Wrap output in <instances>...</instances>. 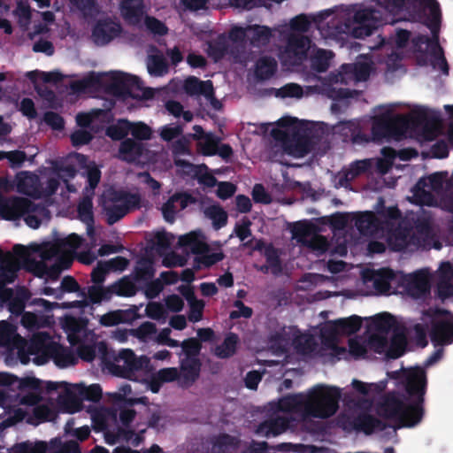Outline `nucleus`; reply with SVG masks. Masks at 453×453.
<instances>
[{"label":"nucleus","mask_w":453,"mask_h":453,"mask_svg":"<svg viewBox=\"0 0 453 453\" xmlns=\"http://www.w3.org/2000/svg\"><path fill=\"white\" fill-rule=\"evenodd\" d=\"M81 243V238L73 234L61 244L15 245L13 254L7 255V258L0 264V280L5 283L14 281L20 268V261L36 275H46L56 280L62 270L69 267L73 260L72 254Z\"/></svg>","instance_id":"f257e3e1"},{"label":"nucleus","mask_w":453,"mask_h":453,"mask_svg":"<svg viewBox=\"0 0 453 453\" xmlns=\"http://www.w3.org/2000/svg\"><path fill=\"white\" fill-rule=\"evenodd\" d=\"M340 389L335 387L319 385L304 395H288L279 401V410L282 414L261 423L256 433L263 435H278L288 426V414L293 413L303 419H326L334 416L339 408Z\"/></svg>","instance_id":"f03ea898"},{"label":"nucleus","mask_w":453,"mask_h":453,"mask_svg":"<svg viewBox=\"0 0 453 453\" xmlns=\"http://www.w3.org/2000/svg\"><path fill=\"white\" fill-rule=\"evenodd\" d=\"M425 384L423 370L408 371L406 390L410 396L398 394L385 395L377 404V413L396 424V427L413 426L420 421L423 415L420 404L423 402Z\"/></svg>","instance_id":"7ed1b4c3"},{"label":"nucleus","mask_w":453,"mask_h":453,"mask_svg":"<svg viewBox=\"0 0 453 453\" xmlns=\"http://www.w3.org/2000/svg\"><path fill=\"white\" fill-rule=\"evenodd\" d=\"M378 13L372 9L358 10L354 14L350 26L348 27L333 15L332 10H327L313 16L298 15L290 20V27L294 31L304 33L309 30L311 22H314L318 28L326 31L327 35H336L348 30L353 36L359 38L371 35L372 30L380 25L381 18Z\"/></svg>","instance_id":"20e7f679"},{"label":"nucleus","mask_w":453,"mask_h":453,"mask_svg":"<svg viewBox=\"0 0 453 453\" xmlns=\"http://www.w3.org/2000/svg\"><path fill=\"white\" fill-rule=\"evenodd\" d=\"M72 88L75 91L104 88L108 93L114 96L129 95L139 99H150L154 96L153 89L142 88L136 76L117 71L90 73L81 81L74 82Z\"/></svg>","instance_id":"39448f33"},{"label":"nucleus","mask_w":453,"mask_h":453,"mask_svg":"<svg viewBox=\"0 0 453 453\" xmlns=\"http://www.w3.org/2000/svg\"><path fill=\"white\" fill-rule=\"evenodd\" d=\"M323 127L319 124L303 123L294 119H282L279 127L272 130L276 141L288 154L303 157L313 145L324 136Z\"/></svg>","instance_id":"423d86ee"},{"label":"nucleus","mask_w":453,"mask_h":453,"mask_svg":"<svg viewBox=\"0 0 453 453\" xmlns=\"http://www.w3.org/2000/svg\"><path fill=\"white\" fill-rule=\"evenodd\" d=\"M362 319L352 316L347 319H337L326 323L320 330L321 349L332 357L341 358L348 354L354 357H361L366 351L365 347L360 340H349V351L344 347H340L341 337L351 334L361 327Z\"/></svg>","instance_id":"0eeeda50"},{"label":"nucleus","mask_w":453,"mask_h":453,"mask_svg":"<svg viewBox=\"0 0 453 453\" xmlns=\"http://www.w3.org/2000/svg\"><path fill=\"white\" fill-rule=\"evenodd\" d=\"M380 238L394 251L405 249L413 250L419 246L426 247L425 237L428 234L426 228L412 227L400 219V212L396 208L387 209L384 216Z\"/></svg>","instance_id":"6e6552de"},{"label":"nucleus","mask_w":453,"mask_h":453,"mask_svg":"<svg viewBox=\"0 0 453 453\" xmlns=\"http://www.w3.org/2000/svg\"><path fill=\"white\" fill-rule=\"evenodd\" d=\"M441 125L437 120L426 119L418 115L408 119L403 116H390L376 119L372 125V139L380 141L382 138L393 137L400 139L410 128L420 133L426 141L434 140L440 132Z\"/></svg>","instance_id":"1a4fd4ad"},{"label":"nucleus","mask_w":453,"mask_h":453,"mask_svg":"<svg viewBox=\"0 0 453 453\" xmlns=\"http://www.w3.org/2000/svg\"><path fill=\"white\" fill-rule=\"evenodd\" d=\"M370 332L368 347L375 352L385 353L390 358H396L404 352V330L395 326L391 315L383 314L374 318L370 325Z\"/></svg>","instance_id":"9d476101"},{"label":"nucleus","mask_w":453,"mask_h":453,"mask_svg":"<svg viewBox=\"0 0 453 453\" xmlns=\"http://www.w3.org/2000/svg\"><path fill=\"white\" fill-rule=\"evenodd\" d=\"M372 62L365 56H361L357 62L343 65L340 71L332 73L326 80L322 91L333 99L346 97L348 92L334 88L337 84H348L350 81H365L372 71Z\"/></svg>","instance_id":"9b49d317"},{"label":"nucleus","mask_w":453,"mask_h":453,"mask_svg":"<svg viewBox=\"0 0 453 453\" xmlns=\"http://www.w3.org/2000/svg\"><path fill=\"white\" fill-rule=\"evenodd\" d=\"M424 323L414 326L418 342L422 346L426 344V329L428 324L433 325L431 339L436 344H449L453 341V317L446 311L427 310L423 312Z\"/></svg>","instance_id":"f8f14e48"},{"label":"nucleus","mask_w":453,"mask_h":453,"mask_svg":"<svg viewBox=\"0 0 453 453\" xmlns=\"http://www.w3.org/2000/svg\"><path fill=\"white\" fill-rule=\"evenodd\" d=\"M18 383V399L20 404L35 405L40 403L41 385L40 381L35 378L27 377L19 379L13 375L0 372V405L4 403L6 392L4 387Z\"/></svg>","instance_id":"ddd939ff"},{"label":"nucleus","mask_w":453,"mask_h":453,"mask_svg":"<svg viewBox=\"0 0 453 453\" xmlns=\"http://www.w3.org/2000/svg\"><path fill=\"white\" fill-rule=\"evenodd\" d=\"M141 196L123 191L109 193L103 202L106 220L110 225L123 218L131 210L141 206Z\"/></svg>","instance_id":"4468645a"},{"label":"nucleus","mask_w":453,"mask_h":453,"mask_svg":"<svg viewBox=\"0 0 453 453\" xmlns=\"http://www.w3.org/2000/svg\"><path fill=\"white\" fill-rule=\"evenodd\" d=\"M12 190L6 179L0 178V216L6 220H17L28 212L35 211L34 203L27 198L12 196L4 198L3 193Z\"/></svg>","instance_id":"2eb2a0df"},{"label":"nucleus","mask_w":453,"mask_h":453,"mask_svg":"<svg viewBox=\"0 0 453 453\" xmlns=\"http://www.w3.org/2000/svg\"><path fill=\"white\" fill-rule=\"evenodd\" d=\"M10 453H81L75 441L63 442L55 438L50 441H25L12 447Z\"/></svg>","instance_id":"dca6fc26"},{"label":"nucleus","mask_w":453,"mask_h":453,"mask_svg":"<svg viewBox=\"0 0 453 453\" xmlns=\"http://www.w3.org/2000/svg\"><path fill=\"white\" fill-rule=\"evenodd\" d=\"M50 338L47 334H41L36 335L27 347V350L31 355L40 352L42 354L50 353L53 355L55 363L58 366L65 367L74 365L77 361L76 356L68 349L61 346L53 345L50 348Z\"/></svg>","instance_id":"f3484780"},{"label":"nucleus","mask_w":453,"mask_h":453,"mask_svg":"<svg viewBox=\"0 0 453 453\" xmlns=\"http://www.w3.org/2000/svg\"><path fill=\"white\" fill-rule=\"evenodd\" d=\"M310 46L311 42L307 36L290 33L286 38V45L280 52L282 64L288 66L299 65L305 58Z\"/></svg>","instance_id":"a211bd4d"},{"label":"nucleus","mask_w":453,"mask_h":453,"mask_svg":"<svg viewBox=\"0 0 453 453\" xmlns=\"http://www.w3.org/2000/svg\"><path fill=\"white\" fill-rule=\"evenodd\" d=\"M114 361L109 365V370L122 377H129L131 372L147 368L150 363L147 357H137L131 349L119 351Z\"/></svg>","instance_id":"6ab92c4d"},{"label":"nucleus","mask_w":453,"mask_h":453,"mask_svg":"<svg viewBox=\"0 0 453 453\" xmlns=\"http://www.w3.org/2000/svg\"><path fill=\"white\" fill-rule=\"evenodd\" d=\"M179 243L180 246L188 247L193 253L200 254L196 258V262L198 264L196 268L198 269L201 268V265L210 267L224 258L222 252L210 253L208 245L200 240L195 233L180 236Z\"/></svg>","instance_id":"aec40b11"},{"label":"nucleus","mask_w":453,"mask_h":453,"mask_svg":"<svg viewBox=\"0 0 453 453\" xmlns=\"http://www.w3.org/2000/svg\"><path fill=\"white\" fill-rule=\"evenodd\" d=\"M294 234L299 242L313 251L324 253L328 249L327 240L318 233L314 225L300 223L295 226Z\"/></svg>","instance_id":"412c9836"},{"label":"nucleus","mask_w":453,"mask_h":453,"mask_svg":"<svg viewBox=\"0 0 453 453\" xmlns=\"http://www.w3.org/2000/svg\"><path fill=\"white\" fill-rule=\"evenodd\" d=\"M201 365L199 358H181L180 368H177L179 386L188 388L195 384L199 378Z\"/></svg>","instance_id":"4be33fe9"},{"label":"nucleus","mask_w":453,"mask_h":453,"mask_svg":"<svg viewBox=\"0 0 453 453\" xmlns=\"http://www.w3.org/2000/svg\"><path fill=\"white\" fill-rule=\"evenodd\" d=\"M184 89L190 96L203 95L215 110L222 107L221 103L214 97L213 86L210 81H203L196 77H189L185 82Z\"/></svg>","instance_id":"5701e85b"},{"label":"nucleus","mask_w":453,"mask_h":453,"mask_svg":"<svg viewBox=\"0 0 453 453\" xmlns=\"http://www.w3.org/2000/svg\"><path fill=\"white\" fill-rule=\"evenodd\" d=\"M120 25L109 19L98 20L92 29V41L97 45H104L120 33Z\"/></svg>","instance_id":"b1692460"},{"label":"nucleus","mask_w":453,"mask_h":453,"mask_svg":"<svg viewBox=\"0 0 453 453\" xmlns=\"http://www.w3.org/2000/svg\"><path fill=\"white\" fill-rule=\"evenodd\" d=\"M196 199L187 193H175L161 206L164 219L170 223L175 219L176 214L184 210L189 203H194Z\"/></svg>","instance_id":"393cba45"},{"label":"nucleus","mask_w":453,"mask_h":453,"mask_svg":"<svg viewBox=\"0 0 453 453\" xmlns=\"http://www.w3.org/2000/svg\"><path fill=\"white\" fill-rule=\"evenodd\" d=\"M387 214V210L376 218L372 212H365L358 215L356 219L355 225L361 234L365 235H375L380 238L383 222L385 221L384 216Z\"/></svg>","instance_id":"a878e982"},{"label":"nucleus","mask_w":453,"mask_h":453,"mask_svg":"<svg viewBox=\"0 0 453 453\" xmlns=\"http://www.w3.org/2000/svg\"><path fill=\"white\" fill-rule=\"evenodd\" d=\"M404 288L406 292L415 298L423 296L428 293L430 283L427 272L426 270H420L406 276L404 279Z\"/></svg>","instance_id":"bb28decb"},{"label":"nucleus","mask_w":453,"mask_h":453,"mask_svg":"<svg viewBox=\"0 0 453 453\" xmlns=\"http://www.w3.org/2000/svg\"><path fill=\"white\" fill-rule=\"evenodd\" d=\"M140 318L137 313V307L134 306L128 310H116L109 311L99 317V323L104 326H115L119 324L132 323Z\"/></svg>","instance_id":"cd10ccee"},{"label":"nucleus","mask_w":453,"mask_h":453,"mask_svg":"<svg viewBox=\"0 0 453 453\" xmlns=\"http://www.w3.org/2000/svg\"><path fill=\"white\" fill-rule=\"evenodd\" d=\"M83 396L80 385H73L69 388L65 387L58 396L59 404L68 412H75L81 410Z\"/></svg>","instance_id":"c85d7f7f"},{"label":"nucleus","mask_w":453,"mask_h":453,"mask_svg":"<svg viewBox=\"0 0 453 453\" xmlns=\"http://www.w3.org/2000/svg\"><path fill=\"white\" fill-rule=\"evenodd\" d=\"M122 17L132 25H139L144 18L142 0H122L120 2Z\"/></svg>","instance_id":"c756f323"},{"label":"nucleus","mask_w":453,"mask_h":453,"mask_svg":"<svg viewBox=\"0 0 453 453\" xmlns=\"http://www.w3.org/2000/svg\"><path fill=\"white\" fill-rule=\"evenodd\" d=\"M81 295L84 297L88 296V299L85 298L82 301H78L74 306L86 307L90 303H100L103 301L110 300L112 296V292L111 286L104 287L102 284H96L88 287V293L82 292Z\"/></svg>","instance_id":"7c9ffc66"},{"label":"nucleus","mask_w":453,"mask_h":453,"mask_svg":"<svg viewBox=\"0 0 453 453\" xmlns=\"http://www.w3.org/2000/svg\"><path fill=\"white\" fill-rule=\"evenodd\" d=\"M17 191L27 196H39L41 195L39 178L28 173H19L15 178Z\"/></svg>","instance_id":"2f4dec72"},{"label":"nucleus","mask_w":453,"mask_h":453,"mask_svg":"<svg viewBox=\"0 0 453 453\" xmlns=\"http://www.w3.org/2000/svg\"><path fill=\"white\" fill-rule=\"evenodd\" d=\"M72 12H78L88 21L95 19L101 12V8L95 0H67Z\"/></svg>","instance_id":"473e14b6"},{"label":"nucleus","mask_w":453,"mask_h":453,"mask_svg":"<svg viewBox=\"0 0 453 453\" xmlns=\"http://www.w3.org/2000/svg\"><path fill=\"white\" fill-rule=\"evenodd\" d=\"M438 294L442 299L453 296V265L444 263L439 273Z\"/></svg>","instance_id":"72a5a7b5"},{"label":"nucleus","mask_w":453,"mask_h":453,"mask_svg":"<svg viewBox=\"0 0 453 453\" xmlns=\"http://www.w3.org/2000/svg\"><path fill=\"white\" fill-rule=\"evenodd\" d=\"M239 441L226 434H221L212 440L211 453H234ZM242 453H259L255 449H247Z\"/></svg>","instance_id":"f704fd0d"},{"label":"nucleus","mask_w":453,"mask_h":453,"mask_svg":"<svg viewBox=\"0 0 453 453\" xmlns=\"http://www.w3.org/2000/svg\"><path fill=\"white\" fill-rule=\"evenodd\" d=\"M424 8V14L426 16V23L431 28L435 40L440 22V11L435 0H418Z\"/></svg>","instance_id":"c9c22d12"},{"label":"nucleus","mask_w":453,"mask_h":453,"mask_svg":"<svg viewBox=\"0 0 453 453\" xmlns=\"http://www.w3.org/2000/svg\"><path fill=\"white\" fill-rule=\"evenodd\" d=\"M272 37V31L269 27L254 25L247 27L246 39L254 47L266 45Z\"/></svg>","instance_id":"e433bc0d"},{"label":"nucleus","mask_w":453,"mask_h":453,"mask_svg":"<svg viewBox=\"0 0 453 453\" xmlns=\"http://www.w3.org/2000/svg\"><path fill=\"white\" fill-rule=\"evenodd\" d=\"M63 328L68 334L69 342L72 344H77L81 341V335L85 333L84 323L71 316H65L61 321Z\"/></svg>","instance_id":"4c0bfd02"},{"label":"nucleus","mask_w":453,"mask_h":453,"mask_svg":"<svg viewBox=\"0 0 453 453\" xmlns=\"http://www.w3.org/2000/svg\"><path fill=\"white\" fill-rule=\"evenodd\" d=\"M173 381L177 382L179 385L177 368H164L153 374L150 382V388L154 393H157L158 392L163 383H169Z\"/></svg>","instance_id":"58836bf2"},{"label":"nucleus","mask_w":453,"mask_h":453,"mask_svg":"<svg viewBox=\"0 0 453 453\" xmlns=\"http://www.w3.org/2000/svg\"><path fill=\"white\" fill-rule=\"evenodd\" d=\"M143 145L132 139H127L122 142L119 153L121 158L127 162H134L138 159L143 152Z\"/></svg>","instance_id":"ea45409f"},{"label":"nucleus","mask_w":453,"mask_h":453,"mask_svg":"<svg viewBox=\"0 0 453 453\" xmlns=\"http://www.w3.org/2000/svg\"><path fill=\"white\" fill-rule=\"evenodd\" d=\"M78 215L81 220H82L87 225L88 234L92 235L94 234V218L92 211V202L89 195L84 196L83 199L80 202L78 205Z\"/></svg>","instance_id":"a19ab883"},{"label":"nucleus","mask_w":453,"mask_h":453,"mask_svg":"<svg viewBox=\"0 0 453 453\" xmlns=\"http://www.w3.org/2000/svg\"><path fill=\"white\" fill-rule=\"evenodd\" d=\"M371 166L370 160H360L357 161L349 169L343 171L339 173V184L341 186H346L348 181L354 180L358 175L366 172Z\"/></svg>","instance_id":"79ce46f5"},{"label":"nucleus","mask_w":453,"mask_h":453,"mask_svg":"<svg viewBox=\"0 0 453 453\" xmlns=\"http://www.w3.org/2000/svg\"><path fill=\"white\" fill-rule=\"evenodd\" d=\"M31 297V294L24 287H19L16 289L15 296L12 293V296L7 302H9V311L12 314L19 315L22 313L25 303Z\"/></svg>","instance_id":"37998d69"},{"label":"nucleus","mask_w":453,"mask_h":453,"mask_svg":"<svg viewBox=\"0 0 453 453\" xmlns=\"http://www.w3.org/2000/svg\"><path fill=\"white\" fill-rule=\"evenodd\" d=\"M354 425L357 429H360L367 434L384 428V426L379 419L367 413L359 415L355 419Z\"/></svg>","instance_id":"c03bdc74"},{"label":"nucleus","mask_w":453,"mask_h":453,"mask_svg":"<svg viewBox=\"0 0 453 453\" xmlns=\"http://www.w3.org/2000/svg\"><path fill=\"white\" fill-rule=\"evenodd\" d=\"M115 418V414L106 408H96L91 411L93 426L96 430L105 431L110 420H114Z\"/></svg>","instance_id":"a18cd8bd"},{"label":"nucleus","mask_w":453,"mask_h":453,"mask_svg":"<svg viewBox=\"0 0 453 453\" xmlns=\"http://www.w3.org/2000/svg\"><path fill=\"white\" fill-rule=\"evenodd\" d=\"M237 343L238 337L234 334H229L223 342L213 349V353L219 358H228L235 353Z\"/></svg>","instance_id":"49530a36"},{"label":"nucleus","mask_w":453,"mask_h":453,"mask_svg":"<svg viewBox=\"0 0 453 453\" xmlns=\"http://www.w3.org/2000/svg\"><path fill=\"white\" fill-rule=\"evenodd\" d=\"M276 61L268 57L259 58L256 65V74L262 80L269 79L275 72Z\"/></svg>","instance_id":"de8ad7c7"},{"label":"nucleus","mask_w":453,"mask_h":453,"mask_svg":"<svg viewBox=\"0 0 453 453\" xmlns=\"http://www.w3.org/2000/svg\"><path fill=\"white\" fill-rule=\"evenodd\" d=\"M22 325L29 330H36L49 324V319L34 312H25L21 318Z\"/></svg>","instance_id":"09e8293b"},{"label":"nucleus","mask_w":453,"mask_h":453,"mask_svg":"<svg viewBox=\"0 0 453 453\" xmlns=\"http://www.w3.org/2000/svg\"><path fill=\"white\" fill-rule=\"evenodd\" d=\"M112 296L118 295L122 296H133L136 293V286L127 278H123L120 280L111 285Z\"/></svg>","instance_id":"8fccbe9b"},{"label":"nucleus","mask_w":453,"mask_h":453,"mask_svg":"<svg viewBox=\"0 0 453 453\" xmlns=\"http://www.w3.org/2000/svg\"><path fill=\"white\" fill-rule=\"evenodd\" d=\"M131 335L142 342H148L157 333V326L154 323L146 321L138 327L130 329Z\"/></svg>","instance_id":"3c124183"},{"label":"nucleus","mask_w":453,"mask_h":453,"mask_svg":"<svg viewBox=\"0 0 453 453\" xmlns=\"http://www.w3.org/2000/svg\"><path fill=\"white\" fill-rule=\"evenodd\" d=\"M204 214L213 221V225L219 228L226 224V212L219 205H211L204 209Z\"/></svg>","instance_id":"603ef678"},{"label":"nucleus","mask_w":453,"mask_h":453,"mask_svg":"<svg viewBox=\"0 0 453 453\" xmlns=\"http://www.w3.org/2000/svg\"><path fill=\"white\" fill-rule=\"evenodd\" d=\"M148 70L154 75H162L167 71L164 56L159 53L150 54L148 59Z\"/></svg>","instance_id":"864d4df0"},{"label":"nucleus","mask_w":453,"mask_h":453,"mask_svg":"<svg viewBox=\"0 0 453 453\" xmlns=\"http://www.w3.org/2000/svg\"><path fill=\"white\" fill-rule=\"evenodd\" d=\"M443 183V175L441 173H434L429 177L421 179L418 184V189L425 187L426 190L431 195L433 192L438 191L441 188Z\"/></svg>","instance_id":"5fc2aeb1"},{"label":"nucleus","mask_w":453,"mask_h":453,"mask_svg":"<svg viewBox=\"0 0 453 453\" xmlns=\"http://www.w3.org/2000/svg\"><path fill=\"white\" fill-rule=\"evenodd\" d=\"M132 393V388L130 385L125 384L121 386L117 391L111 392L109 394L110 398L113 402L125 401L129 404H134L135 403L142 402V398H132L130 395Z\"/></svg>","instance_id":"6e6d98bb"},{"label":"nucleus","mask_w":453,"mask_h":453,"mask_svg":"<svg viewBox=\"0 0 453 453\" xmlns=\"http://www.w3.org/2000/svg\"><path fill=\"white\" fill-rule=\"evenodd\" d=\"M27 77L35 83L38 81L49 83H58L63 80L64 75L59 72L44 73L35 71L28 73Z\"/></svg>","instance_id":"4d7b16f0"},{"label":"nucleus","mask_w":453,"mask_h":453,"mask_svg":"<svg viewBox=\"0 0 453 453\" xmlns=\"http://www.w3.org/2000/svg\"><path fill=\"white\" fill-rule=\"evenodd\" d=\"M131 128L132 123L122 119L116 125L111 126L107 130V134L114 140H120L131 131Z\"/></svg>","instance_id":"13d9d810"},{"label":"nucleus","mask_w":453,"mask_h":453,"mask_svg":"<svg viewBox=\"0 0 453 453\" xmlns=\"http://www.w3.org/2000/svg\"><path fill=\"white\" fill-rule=\"evenodd\" d=\"M332 53L326 50H319L311 58V67L318 72H325L329 66Z\"/></svg>","instance_id":"bf43d9fd"},{"label":"nucleus","mask_w":453,"mask_h":453,"mask_svg":"<svg viewBox=\"0 0 453 453\" xmlns=\"http://www.w3.org/2000/svg\"><path fill=\"white\" fill-rule=\"evenodd\" d=\"M14 16L17 18L19 26L27 30L31 19V9L29 5L19 3L13 11Z\"/></svg>","instance_id":"052dcab7"},{"label":"nucleus","mask_w":453,"mask_h":453,"mask_svg":"<svg viewBox=\"0 0 453 453\" xmlns=\"http://www.w3.org/2000/svg\"><path fill=\"white\" fill-rule=\"evenodd\" d=\"M180 345L184 352V357L198 358L197 356L202 348L199 340L196 338H190L182 342Z\"/></svg>","instance_id":"680f3d73"},{"label":"nucleus","mask_w":453,"mask_h":453,"mask_svg":"<svg viewBox=\"0 0 453 453\" xmlns=\"http://www.w3.org/2000/svg\"><path fill=\"white\" fill-rule=\"evenodd\" d=\"M14 327L6 321L0 322V346H8L15 339Z\"/></svg>","instance_id":"e2e57ef3"},{"label":"nucleus","mask_w":453,"mask_h":453,"mask_svg":"<svg viewBox=\"0 0 453 453\" xmlns=\"http://www.w3.org/2000/svg\"><path fill=\"white\" fill-rule=\"evenodd\" d=\"M412 196L410 197V200L415 203L418 204H427L430 205L433 203L434 196L428 193L426 190V188H420L418 189V184L414 187L412 190Z\"/></svg>","instance_id":"0e129e2a"},{"label":"nucleus","mask_w":453,"mask_h":453,"mask_svg":"<svg viewBox=\"0 0 453 453\" xmlns=\"http://www.w3.org/2000/svg\"><path fill=\"white\" fill-rule=\"evenodd\" d=\"M219 141L214 139L211 134L203 136L198 142L201 151L204 155H214L218 151Z\"/></svg>","instance_id":"69168bd1"},{"label":"nucleus","mask_w":453,"mask_h":453,"mask_svg":"<svg viewBox=\"0 0 453 453\" xmlns=\"http://www.w3.org/2000/svg\"><path fill=\"white\" fill-rule=\"evenodd\" d=\"M297 348L304 354L318 350V343L312 335H302L297 339Z\"/></svg>","instance_id":"338daca9"},{"label":"nucleus","mask_w":453,"mask_h":453,"mask_svg":"<svg viewBox=\"0 0 453 453\" xmlns=\"http://www.w3.org/2000/svg\"><path fill=\"white\" fill-rule=\"evenodd\" d=\"M146 315L156 320L165 319L166 318V310L164 305L160 303L150 302L146 306Z\"/></svg>","instance_id":"774afa93"}]
</instances>
